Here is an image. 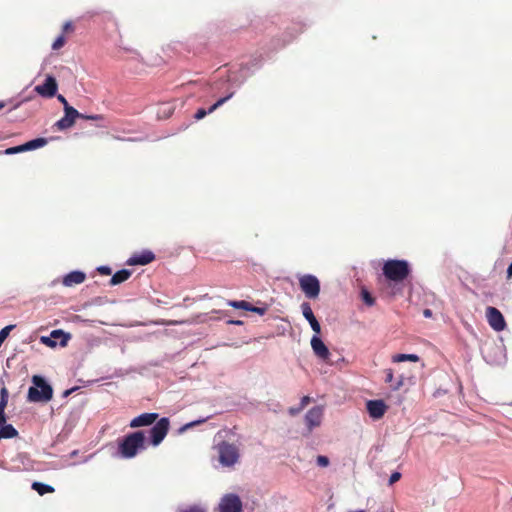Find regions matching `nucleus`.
Returning <instances> with one entry per match:
<instances>
[{"label":"nucleus","instance_id":"obj_39","mask_svg":"<svg viewBox=\"0 0 512 512\" xmlns=\"http://www.w3.org/2000/svg\"><path fill=\"white\" fill-rule=\"evenodd\" d=\"M310 400H311V399H310V397H309V396H304V397L301 399V401H300V406H299V407H300L301 409H304V408L309 404Z\"/></svg>","mask_w":512,"mask_h":512},{"label":"nucleus","instance_id":"obj_32","mask_svg":"<svg viewBox=\"0 0 512 512\" xmlns=\"http://www.w3.org/2000/svg\"><path fill=\"white\" fill-rule=\"evenodd\" d=\"M20 152H25L24 150V145H19V146H15V147H10V148H7L4 153L6 155H11V154H16V153H20Z\"/></svg>","mask_w":512,"mask_h":512},{"label":"nucleus","instance_id":"obj_13","mask_svg":"<svg viewBox=\"0 0 512 512\" xmlns=\"http://www.w3.org/2000/svg\"><path fill=\"white\" fill-rule=\"evenodd\" d=\"M158 416L159 415L157 413L140 414L139 416H137L131 420L129 426L131 428L149 426V425L153 424L154 422H156V420L158 419Z\"/></svg>","mask_w":512,"mask_h":512},{"label":"nucleus","instance_id":"obj_6","mask_svg":"<svg viewBox=\"0 0 512 512\" xmlns=\"http://www.w3.org/2000/svg\"><path fill=\"white\" fill-rule=\"evenodd\" d=\"M301 291L309 299H316L320 293V282L316 276L305 274L299 278Z\"/></svg>","mask_w":512,"mask_h":512},{"label":"nucleus","instance_id":"obj_22","mask_svg":"<svg viewBox=\"0 0 512 512\" xmlns=\"http://www.w3.org/2000/svg\"><path fill=\"white\" fill-rule=\"evenodd\" d=\"M18 435V431L11 424H3L0 426V440L10 439Z\"/></svg>","mask_w":512,"mask_h":512},{"label":"nucleus","instance_id":"obj_4","mask_svg":"<svg viewBox=\"0 0 512 512\" xmlns=\"http://www.w3.org/2000/svg\"><path fill=\"white\" fill-rule=\"evenodd\" d=\"M33 386L28 390V400L30 402H48L53 397V389L43 377L34 375L32 377Z\"/></svg>","mask_w":512,"mask_h":512},{"label":"nucleus","instance_id":"obj_7","mask_svg":"<svg viewBox=\"0 0 512 512\" xmlns=\"http://www.w3.org/2000/svg\"><path fill=\"white\" fill-rule=\"evenodd\" d=\"M170 428V421L167 417L159 419L155 425L150 429L149 436L150 442L153 446H158L168 434Z\"/></svg>","mask_w":512,"mask_h":512},{"label":"nucleus","instance_id":"obj_36","mask_svg":"<svg viewBox=\"0 0 512 512\" xmlns=\"http://www.w3.org/2000/svg\"><path fill=\"white\" fill-rule=\"evenodd\" d=\"M5 406L3 404H0V426L6 423V416H5Z\"/></svg>","mask_w":512,"mask_h":512},{"label":"nucleus","instance_id":"obj_14","mask_svg":"<svg viewBox=\"0 0 512 512\" xmlns=\"http://www.w3.org/2000/svg\"><path fill=\"white\" fill-rule=\"evenodd\" d=\"M227 304L229 306L235 308V309H242V310H245V311H251V312H255V313L259 314V315H264L267 312V307L266 306L256 307V306H253L249 302L244 301V300H240V301L230 300V301L227 302Z\"/></svg>","mask_w":512,"mask_h":512},{"label":"nucleus","instance_id":"obj_1","mask_svg":"<svg viewBox=\"0 0 512 512\" xmlns=\"http://www.w3.org/2000/svg\"><path fill=\"white\" fill-rule=\"evenodd\" d=\"M145 440V433L143 431L130 433L119 443L118 451L123 458H133L139 450L146 448Z\"/></svg>","mask_w":512,"mask_h":512},{"label":"nucleus","instance_id":"obj_3","mask_svg":"<svg viewBox=\"0 0 512 512\" xmlns=\"http://www.w3.org/2000/svg\"><path fill=\"white\" fill-rule=\"evenodd\" d=\"M383 275L390 281L402 282L410 274V267L406 260H387L382 268Z\"/></svg>","mask_w":512,"mask_h":512},{"label":"nucleus","instance_id":"obj_8","mask_svg":"<svg viewBox=\"0 0 512 512\" xmlns=\"http://www.w3.org/2000/svg\"><path fill=\"white\" fill-rule=\"evenodd\" d=\"M486 319L490 327L496 331H503L507 324L503 314L495 307L489 306L486 308Z\"/></svg>","mask_w":512,"mask_h":512},{"label":"nucleus","instance_id":"obj_44","mask_svg":"<svg viewBox=\"0 0 512 512\" xmlns=\"http://www.w3.org/2000/svg\"><path fill=\"white\" fill-rule=\"evenodd\" d=\"M423 315L426 317V318H429L432 316V312L430 309H425L424 312H423Z\"/></svg>","mask_w":512,"mask_h":512},{"label":"nucleus","instance_id":"obj_38","mask_svg":"<svg viewBox=\"0 0 512 512\" xmlns=\"http://www.w3.org/2000/svg\"><path fill=\"white\" fill-rule=\"evenodd\" d=\"M98 272L102 275H110L112 273L111 268L108 266H100Z\"/></svg>","mask_w":512,"mask_h":512},{"label":"nucleus","instance_id":"obj_33","mask_svg":"<svg viewBox=\"0 0 512 512\" xmlns=\"http://www.w3.org/2000/svg\"><path fill=\"white\" fill-rule=\"evenodd\" d=\"M179 512H206V510L199 505H192L187 508L180 509Z\"/></svg>","mask_w":512,"mask_h":512},{"label":"nucleus","instance_id":"obj_18","mask_svg":"<svg viewBox=\"0 0 512 512\" xmlns=\"http://www.w3.org/2000/svg\"><path fill=\"white\" fill-rule=\"evenodd\" d=\"M233 92L229 93L227 96L220 98L217 102H215L208 110H205L204 108H200L197 110V112L194 115V118L196 120L203 119L207 114L214 112L217 108L222 106L226 101H228L232 96Z\"/></svg>","mask_w":512,"mask_h":512},{"label":"nucleus","instance_id":"obj_16","mask_svg":"<svg viewBox=\"0 0 512 512\" xmlns=\"http://www.w3.org/2000/svg\"><path fill=\"white\" fill-rule=\"evenodd\" d=\"M311 347L316 356L321 358L322 360H327L330 356L329 349L324 344V342L318 336H313L311 339Z\"/></svg>","mask_w":512,"mask_h":512},{"label":"nucleus","instance_id":"obj_40","mask_svg":"<svg viewBox=\"0 0 512 512\" xmlns=\"http://www.w3.org/2000/svg\"><path fill=\"white\" fill-rule=\"evenodd\" d=\"M57 99H58V101H59V102H61V103L63 104L64 109H65L66 107H71V106L68 104V102H67L66 98H65L63 95H61V94L57 95Z\"/></svg>","mask_w":512,"mask_h":512},{"label":"nucleus","instance_id":"obj_11","mask_svg":"<svg viewBox=\"0 0 512 512\" xmlns=\"http://www.w3.org/2000/svg\"><path fill=\"white\" fill-rule=\"evenodd\" d=\"M323 418V408L321 406L312 407L305 415V422L309 431L318 427Z\"/></svg>","mask_w":512,"mask_h":512},{"label":"nucleus","instance_id":"obj_2","mask_svg":"<svg viewBox=\"0 0 512 512\" xmlns=\"http://www.w3.org/2000/svg\"><path fill=\"white\" fill-rule=\"evenodd\" d=\"M64 113V116L55 123V126L59 130L71 128L75 124L77 118L95 121L97 127H106L105 117L101 114H82L78 112L74 107H66Z\"/></svg>","mask_w":512,"mask_h":512},{"label":"nucleus","instance_id":"obj_17","mask_svg":"<svg viewBox=\"0 0 512 512\" xmlns=\"http://www.w3.org/2000/svg\"><path fill=\"white\" fill-rule=\"evenodd\" d=\"M155 259V255L151 251H143L134 254L127 263L129 265H147Z\"/></svg>","mask_w":512,"mask_h":512},{"label":"nucleus","instance_id":"obj_34","mask_svg":"<svg viewBox=\"0 0 512 512\" xmlns=\"http://www.w3.org/2000/svg\"><path fill=\"white\" fill-rule=\"evenodd\" d=\"M316 462L321 467H326L329 465V459L326 456L319 455L316 459Z\"/></svg>","mask_w":512,"mask_h":512},{"label":"nucleus","instance_id":"obj_41","mask_svg":"<svg viewBox=\"0 0 512 512\" xmlns=\"http://www.w3.org/2000/svg\"><path fill=\"white\" fill-rule=\"evenodd\" d=\"M203 422H205V419L190 422V423L186 424V425L183 427V429H187V428L194 427V426H196V425H198V424H200V423H203Z\"/></svg>","mask_w":512,"mask_h":512},{"label":"nucleus","instance_id":"obj_30","mask_svg":"<svg viewBox=\"0 0 512 512\" xmlns=\"http://www.w3.org/2000/svg\"><path fill=\"white\" fill-rule=\"evenodd\" d=\"M15 325H8L6 327H4L1 331H0V346L2 345V343L5 341V339L8 337L10 331L12 329H14Z\"/></svg>","mask_w":512,"mask_h":512},{"label":"nucleus","instance_id":"obj_23","mask_svg":"<svg viewBox=\"0 0 512 512\" xmlns=\"http://www.w3.org/2000/svg\"><path fill=\"white\" fill-rule=\"evenodd\" d=\"M385 373V382L391 385V388L393 390H399L400 387L403 385V377L401 376L399 380L395 383H393L394 380V374L392 369H386L384 371Z\"/></svg>","mask_w":512,"mask_h":512},{"label":"nucleus","instance_id":"obj_37","mask_svg":"<svg viewBox=\"0 0 512 512\" xmlns=\"http://www.w3.org/2000/svg\"><path fill=\"white\" fill-rule=\"evenodd\" d=\"M400 478H401V473L393 472L389 478V484H394L395 482L399 481Z\"/></svg>","mask_w":512,"mask_h":512},{"label":"nucleus","instance_id":"obj_5","mask_svg":"<svg viewBox=\"0 0 512 512\" xmlns=\"http://www.w3.org/2000/svg\"><path fill=\"white\" fill-rule=\"evenodd\" d=\"M216 449L219 456V462L224 467L234 466L240 458L238 447L227 441L220 442L216 446Z\"/></svg>","mask_w":512,"mask_h":512},{"label":"nucleus","instance_id":"obj_20","mask_svg":"<svg viewBox=\"0 0 512 512\" xmlns=\"http://www.w3.org/2000/svg\"><path fill=\"white\" fill-rule=\"evenodd\" d=\"M60 336L64 337V339L61 341L60 344L62 346H65L67 344V337L65 336V334L61 330H53L51 332V337H45V336L41 337V342L43 344H46L49 347H55L56 346V341L52 340V338H58Z\"/></svg>","mask_w":512,"mask_h":512},{"label":"nucleus","instance_id":"obj_24","mask_svg":"<svg viewBox=\"0 0 512 512\" xmlns=\"http://www.w3.org/2000/svg\"><path fill=\"white\" fill-rule=\"evenodd\" d=\"M46 144H47L46 138H36V139L30 140V141L24 143L23 145H24L25 151H30V150H35L37 148L43 147Z\"/></svg>","mask_w":512,"mask_h":512},{"label":"nucleus","instance_id":"obj_26","mask_svg":"<svg viewBox=\"0 0 512 512\" xmlns=\"http://www.w3.org/2000/svg\"><path fill=\"white\" fill-rule=\"evenodd\" d=\"M419 360L420 358L416 354H396L392 357V361L395 363H400L403 361L418 362Z\"/></svg>","mask_w":512,"mask_h":512},{"label":"nucleus","instance_id":"obj_10","mask_svg":"<svg viewBox=\"0 0 512 512\" xmlns=\"http://www.w3.org/2000/svg\"><path fill=\"white\" fill-rule=\"evenodd\" d=\"M220 512H241L242 502L235 494L224 496L219 504Z\"/></svg>","mask_w":512,"mask_h":512},{"label":"nucleus","instance_id":"obj_19","mask_svg":"<svg viewBox=\"0 0 512 512\" xmlns=\"http://www.w3.org/2000/svg\"><path fill=\"white\" fill-rule=\"evenodd\" d=\"M86 275L81 271H72L63 278V285L72 287L85 281Z\"/></svg>","mask_w":512,"mask_h":512},{"label":"nucleus","instance_id":"obj_9","mask_svg":"<svg viewBox=\"0 0 512 512\" xmlns=\"http://www.w3.org/2000/svg\"><path fill=\"white\" fill-rule=\"evenodd\" d=\"M57 89V81L52 75H47L45 82L34 88L35 92L44 98L54 97L57 93Z\"/></svg>","mask_w":512,"mask_h":512},{"label":"nucleus","instance_id":"obj_15","mask_svg":"<svg viewBox=\"0 0 512 512\" xmlns=\"http://www.w3.org/2000/svg\"><path fill=\"white\" fill-rule=\"evenodd\" d=\"M302 314L305 317V319L309 322L312 330L319 334L321 332V326L319 322L317 321L316 317L314 316V313L311 309V306L308 302H303L301 304Z\"/></svg>","mask_w":512,"mask_h":512},{"label":"nucleus","instance_id":"obj_27","mask_svg":"<svg viewBox=\"0 0 512 512\" xmlns=\"http://www.w3.org/2000/svg\"><path fill=\"white\" fill-rule=\"evenodd\" d=\"M361 299L369 307H371V306H373L375 304V298L365 288L361 289Z\"/></svg>","mask_w":512,"mask_h":512},{"label":"nucleus","instance_id":"obj_28","mask_svg":"<svg viewBox=\"0 0 512 512\" xmlns=\"http://www.w3.org/2000/svg\"><path fill=\"white\" fill-rule=\"evenodd\" d=\"M174 112V108L171 106V105H168V104H163L160 108H159V116L160 117H163V118H168L170 117Z\"/></svg>","mask_w":512,"mask_h":512},{"label":"nucleus","instance_id":"obj_29","mask_svg":"<svg viewBox=\"0 0 512 512\" xmlns=\"http://www.w3.org/2000/svg\"><path fill=\"white\" fill-rule=\"evenodd\" d=\"M65 43H66V39H65L64 35L62 34L55 39V41L52 44V49L58 50V49L62 48L65 45Z\"/></svg>","mask_w":512,"mask_h":512},{"label":"nucleus","instance_id":"obj_46","mask_svg":"<svg viewBox=\"0 0 512 512\" xmlns=\"http://www.w3.org/2000/svg\"><path fill=\"white\" fill-rule=\"evenodd\" d=\"M5 107V102L0 101V110H2Z\"/></svg>","mask_w":512,"mask_h":512},{"label":"nucleus","instance_id":"obj_12","mask_svg":"<svg viewBox=\"0 0 512 512\" xmlns=\"http://www.w3.org/2000/svg\"><path fill=\"white\" fill-rule=\"evenodd\" d=\"M367 411L373 419H380L386 412L387 406L382 400H369L366 404Z\"/></svg>","mask_w":512,"mask_h":512},{"label":"nucleus","instance_id":"obj_45","mask_svg":"<svg viewBox=\"0 0 512 512\" xmlns=\"http://www.w3.org/2000/svg\"><path fill=\"white\" fill-rule=\"evenodd\" d=\"M73 390L74 389H69V390L64 391L63 396L67 397Z\"/></svg>","mask_w":512,"mask_h":512},{"label":"nucleus","instance_id":"obj_35","mask_svg":"<svg viewBox=\"0 0 512 512\" xmlns=\"http://www.w3.org/2000/svg\"><path fill=\"white\" fill-rule=\"evenodd\" d=\"M62 31L64 33H71L74 31V26L71 21H67L62 26Z\"/></svg>","mask_w":512,"mask_h":512},{"label":"nucleus","instance_id":"obj_31","mask_svg":"<svg viewBox=\"0 0 512 512\" xmlns=\"http://www.w3.org/2000/svg\"><path fill=\"white\" fill-rule=\"evenodd\" d=\"M8 397H9V393H8V390L7 388L4 386L1 388L0 390V404H3V406H7V403H8Z\"/></svg>","mask_w":512,"mask_h":512},{"label":"nucleus","instance_id":"obj_43","mask_svg":"<svg viewBox=\"0 0 512 512\" xmlns=\"http://www.w3.org/2000/svg\"><path fill=\"white\" fill-rule=\"evenodd\" d=\"M301 410H302V409H301L300 407H298V408H290V409H289V413H290L291 415H296V414H298Z\"/></svg>","mask_w":512,"mask_h":512},{"label":"nucleus","instance_id":"obj_25","mask_svg":"<svg viewBox=\"0 0 512 512\" xmlns=\"http://www.w3.org/2000/svg\"><path fill=\"white\" fill-rule=\"evenodd\" d=\"M31 487L41 496L47 493H53L55 491V489L52 486L41 482H33Z\"/></svg>","mask_w":512,"mask_h":512},{"label":"nucleus","instance_id":"obj_42","mask_svg":"<svg viewBox=\"0 0 512 512\" xmlns=\"http://www.w3.org/2000/svg\"><path fill=\"white\" fill-rule=\"evenodd\" d=\"M227 324L241 326L244 324V322L241 320H228Z\"/></svg>","mask_w":512,"mask_h":512},{"label":"nucleus","instance_id":"obj_21","mask_svg":"<svg viewBox=\"0 0 512 512\" xmlns=\"http://www.w3.org/2000/svg\"><path fill=\"white\" fill-rule=\"evenodd\" d=\"M131 271L128 269H122L117 271L110 279V285L115 286L121 284L129 279Z\"/></svg>","mask_w":512,"mask_h":512}]
</instances>
